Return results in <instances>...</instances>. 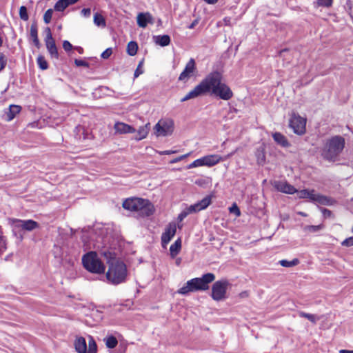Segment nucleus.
<instances>
[{
	"mask_svg": "<svg viewBox=\"0 0 353 353\" xmlns=\"http://www.w3.org/2000/svg\"><path fill=\"white\" fill-rule=\"evenodd\" d=\"M208 92L225 101L230 100L233 97L230 88L223 82L222 74L219 72L214 71L208 74L194 89L181 99V102L195 99Z\"/></svg>",
	"mask_w": 353,
	"mask_h": 353,
	"instance_id": "nucleus-1",
	"label": "nucleus"
},
{
	"mask_svg": "<svg viewBox=\"0 0 353 353\" xmlns=\"http://www.w3.org/2000/svg\"><path fill=\"white\" fill-rule=\"evenodd\" d=\"M101 254L108 260L109 264L106 279L112 285H119L124 283L127 279L128 270L125 264L115 259V254L112 252L103 251Z\"/></svg>",
	"mask_w": 353,
	"mask_h": 353,
	"instance_id": "nucleus-2",
	"label": "nucleus"
},
{
	"mask_svg": "<svg viewBox=\"0 0 353 353\" xmlns=\"http://www.w3.org/2000/svg\"><path fill=\"white\" fill-rule=\"evenodd\" d=\"M122 206L124 209L137 212L142 216H149L154 212V207L149 200L138 197L126 199Z\"/></svg>",
	"mask_w": 353,
	"mask_h": 353,
	"instance_id": "nucleus-3",
	"label": "nucleus"
},
{
	"mask_svg": "<svg viewBox=\"0 0 353 353\" xmlns=\"http://www.w3.org/2000/svg\"><path fill=\"white\" fill-rule=\"evenodd\" d=\"M345 147V139L341 136H334L327 139L322 149L323 158L329 161H335Z\"/></svg>",
	"mask_w": 353,
	"mask_h": 353,
	"instance_id": "nucleus-4",
	"label": "nucleus"
},
{
	"mask_svg": "<svg viewBox=\"0 0 353 353\" xmlns=\"http://www.w3.org/2000/svg\"><path fill=\"white\" fill-rule=\"evenodd\" d=\"M82 263L85 270L94 274H103L105 267L98 257L96 252H89L82 257Z\"/></svg>",
	"mask_w": 353,
	"mask_h": 353,
	"instance_id": "nucleus-5",
	"label": "nucleus"
},
{
	"mask_svg": "<svg viewBox=\"0 0 353 353\" xmlns=\"http://www.w3.org/2000/svg\"><path fill=\"white\" fill-rule=\"evenodd\" d=\"M296 192L297 193V196L299 199H308L312 201L321 205H332L335 203L334 199L319 194H316L314 190H309L305 189L300 191L296 190Z\"/></svg>",
	"mask_w": 353,
	"mask_h": 353,
	"instance_id": "nucleus-6",
	"label": "nucleus"
},
{
	"mask_svg": "<svg viewBox=\"0 0 353 353\" xmlns=\"http://www.w3.org/2000/svg\"><path fill=\"white\" fill-rule=\"evenodd\" d=\"M215 279L213 273H207L200 278H194L188 281V285H191L194 292L204 291L209 288V283Z\"/></svg>",
	"mask_w": 353,
	"mask_h": 353,
	"instance_id": "nucleus-7",
	"label": "nucleus"
},
{
	"mask_svg": "<svg viewBox=\"0 0 353 353\" xmlns=\"http://www.w3.org/2000/svg\"><path fill=\"white\" fill-rule=\"evenodd\" d=\"M230 283L226 279H222L214 283L212 287V298L216 301L226 299V292Z\"/></svg>",
	"mask_w": 353,
	"mask_h": 353,
	"instance_id": "nucleus-8",
	"label": "nucleus"
},
{
	"mask_svg": "<svg viewBox=\"0 0 353 353\" xmlns=\"http://www.w3.org/2000/svg\"><path fill=\"white\" fill-rule=\"evenodd\" d=\"M174 130V121L170 119H161L154 127V133L157 137L170 135Z\"/></svg>",
	"mask_w": 353,
	"mask_h": 353,
	"instance_id": "nucleus-9",
	"label": "nucleus"
},
{
	"mask_svg": "<svg viewBox=\"0 0 353 353\" xmlns=\"http://www.w3.org/2000/svg\"><path fill=\"white\" fill-rule=\"evenodd\" d=\"M306 119L300 115L293 113L290 119V127L294 132L301 135L305 132Z\"/></svg>",
	"mask_w": 353,
	"mask_h": 353,
	"instance_id": "nucleus-10",
	"label": "nucleus"
},
{
	"mask_svg": "<svg viewBox=\"0 0 353 353\" xmlns=\"http://www.w3.org/2000/svg\"><path fill=\"white\" fill-rule=\"evenodd\" d=\"M14 229H21L26 231H32L38 228L39 224L33 220H20L12 219L10 220Z\"/></svg>",
	"mask_w": 353,
	"mask_h": 353,
	"instance_id": "nucleus-11",
	"label": "nucleus"
},
{
	"mask_svg": "<svg viewBox=\"0 0 353 353\" xmlns=\"http://www.w3.org/2000/svg\"><path fill=\"white\" fill-rule=\"evenodd\" d=\"M45 31L46 32V37L45 39L46 48L51 57L57 59L59 58V53L54 39L52 37L50 28L47 27Z\"/></svg>",
	"mask_w": 353,
	"mask_h": 353,
	"instance_id": "nucleus-12",
	"label": "nucleus"
},
{
	"mask_svg": "<svg viewBox=\"0 0 353 353\" xmlns=\"http://www.w3.org/2000/svg\"><path fill=\"white\" fill-rule=\"evenodd\" d=\"M176 232V225L174 222L170 223L165 228L161 235V245L165 248Z\"/></svg>",
	"mask_w": 353,
	"mask_h": 353,
	"instance_id": "nucleus-13",
	"label": "nucleus"
},
{
	"mask_svg": "<svg viewBox=\"0 0 353 353\" xmlns=\"http://www.w3.org/2000/svg\"><path fill=\"white\" fill-rule=\"evenodd\" d=\"M196 70L195 61L194 59L191 58L189 61L186 63L185 67L183 72L180 74L179 80L180 81H186L188 80L193 74L194 70Z\"/></svg>",
	"mask_w": 353,
	"mask_h": 353,
	"instance_id": "nucleus-14",
	"label": "nucleus"
},
{
	"mask_svg": "<svg viewBox=\"0 0 353 353\" xmlns=\"http://www.w3.org/2000/svg\"><path fill=\"white\" fill-rule=\"evenodd\" d=\"M274 187L279 192L292 194L296 192V189L285 181H274Z\"/></svg>",
	"mask_w": 353,
	"mask_h": 353,
	"instance_id": "nucleus-15",
	"label": "nucleus"
},
{
	"mask_svg": "<svg viewBox=\"0 0 353 353\" xmlns=\"http://www.w3.org/2000/svg\"><path fill=\"white\" fill-rule=\"evenodd\" d=\"M212 203V196L208 195L204 197L200 201L190 205V208L192 213L198 212L201 210L206 209Z\"/></svg>",
	"mask_w": 353,
	"mask_h": 353,
	"instance_id": "nucleus-16",
	"label": "nucleus"
},
{
	"mask_svg": "<svg viewBox=\"0 0 353 353\" xmlns=\"http://www.w3.org/2000/svg\"><path fill=\"white\" fill-rule=\"evenodd\" d=\"M137 22L140 28H144L148 23H153V18L150 12H140L137 17Z\"/></svg>",
	"mask_w": 353,
	"mask_h": 353,
	"instance_id": "nucleus-17",
	"label": "nucleus"
},
{
	"mask_svg": "<svg viewBox=\"0 0 353 353\" xmlns=\"http://www.w3.org/2000/svg\"><path fill=\"white\" fill-rule=\"evenodd\" d=\"M114 129L117 134L134 133L136 132V130L132 126L123 122H116Z\"/></svg>",
	"mask_w": 353,
	"mask_h": 353,
	"instance_id": "nucleus-18",
	"label": "nucleus"
},
{
	"mask_svg": "<svg viewBox=\"0 0 353 353\" xmlns=\"http://www.w3.org/2000/svg\"><path fill=\"white\" fill-rule=\"evenodd\" d=\"M150 130V123H147L145 125L140 126L135 132L137 134L134 137V139L136 141H141L147 137L149 132Z\"/></svg>",
	"mask_w": 353,
	"mask_h": 353,
	"instance_id": "nucleus-19",
	"label": "nucleus"
},
{
	"mask_svg": "<svg viewBox=\"0 0 353 353\" xmlns=\"http://www.w3.org/2000/svg\"><path fill=\"white\" fill-rule=\"evenodd\" d=\"M79 0H59L54 5V9L58 12H63L68 6L73 5Z\"/></svg>",
	"mask_w": 353,
	"mask_h": 353,
	"instance_id": "nucleus-20",
	"label": "nucleus"
},
{
	"mask_svg": "<svg viewBox=\"0 0 353 353\" xmlns=\"http://www.w3.org/2000/svg\"><path fill=\"white\" fill-rule=\"evenodd\" d=\"M74 345L75 350L78 353H87L86 341L83 337H77L74 341Z\"/></svg>",
	"mask_w": 353,
	"mask_h": 353,
	"instance_id": "nucleus-21",
	"label": "nucleus"
},
{
	"mask_svg": "<svg viewBox=\"0 0 353 353\" xmlns=\"http://www.w3.org/2000/svg\"><path fill=\"white\" fill-rule=\"evenodd\" d=\"M21 110V106L18 105H10L8 111L6 112V120L8 121L12 120L20 112Z\"/></svg>",
	"mask_w": 353,
	"mask_h": 353,
	"instance_id": "nucleus-22",
	"label": "nucleus"
},
{
	"mask_svg": "<svg viewBox=\"0 0 353 353\" xmlns=\"http://www.w3.org/2000/svg\"><path fill=\"white\" fill-rule=\"evenodd\" d=\"M205 166L211 167L221 161L222 157L218 154H210L203 157Z\"/></svg>",
	"mask_w": 353,
	"mask_h": 353,
	"instance_id": "nucleus-23",
	"label": "nucleus"
},
{
	"mask_svg": "<svg viewBox=\"0 0 353 353\" xmlns=\"http://www.w3.org/2000/svg\"><path fill=\"white\" fill-rule=\"evenodd\" d=\"M181 249V240L180 238L176 239L170 247V254L172 259H174L179 253Z\"/></svg>",
	"mask_w": 353,
	"mask_h": 353,
	"instance_id": "nucleus-24",
	"label": "nucleus"
},
{
	"mask_svg": "<svg viewBox=\"0 0 353 353\" xmlns=\"http://www.w3.org/2000/svg\"><path fill=\"white\" fill-rule=\"evenodd\" d=\"M274 141L282 147L287 148L290 145L286 137L280 132H275L272 134Z\"/></svg>",
	"mask_w": 353,
	"mask_h": 353,
	"instance_id": "nucleus-25",
	"label": "nucleus"
},
{
	"mask_svg": "<svg viewBox=\"0 0 353 353\" xmlns=\"http://www.w3.org/2000/svg\"><path fill=\"white\" fill-rule=\"evenodd\" d=\"M30 35L34 44L39 48L40 47L39 40L38 39V29L36 23H33L30 26Z\"/></svg>",
	"mask_w": 353,
	"mask_h": 353,
	"instance_id": "nucleus-26",
	"label": "nucleus"
},
{
	"mask_svg": "<svg viewBox=\"0 0 353 353\" xmlns=\"http://www.w3.org/2000/svg\"><path fill=\"white\" fill-rule=\"evenodd\" d=\"M154 41L161 46H167L170 43V38L168 35H159L154 37Z\"/></svg>",
	"mask_w": 353,
	"mask_h": 353,
	"instance_id": "nucleus-27",
	"label": "nucleus"
},
{
	"mask_svg": "<svg viewBox=\"0 0 353 353\" xmlns=\"http://www.w3.org/2000/svg\"><path fill=\"white\" fill-rule=\"evenodd\" d=\"M104 341L106 347L110 349L114 348L118 344L117 338L113 336H109L106 337L104 339Z\"/></svg>",
	"mask_w": 353,
	"mask_h": 353,
	"instance_id": "nucleus-28",
	"label": "nucleus"
},
{
	"mask_svg": "<svg viewBox=\"0 0 353 353\" xmlns=\"http://www.w3.org/2000/svg\"><path fill=\"white\" fill-rule=\"evenodd\" d=\"M279 263L283 267L290 268L297 265L299 263V260L298 259H294L292 261L282 259L279 261Z\"/></svg>",
	"mask_w": 353,
	"mask_h": 353,
	"instance_id": "nucleus-29",
	"label": "nucleus"
},
{
	"mask_svg": "<svg viewBox=\"0 0 353 353\" xmlns=\"http://www.w3.org/2000/svg\"><path fill=\"white\" fill-rule=\"evenodd\" d=\"M138 50V45L135 41H130L127 46V52L130 56H134L137 54Z\"/></svg>",
	"mask_w": 353,
	"mask_h": 353,
	"instance_id": "nucleus-30",
	"label": "nucleus"
},
{
	"mask_svg": "<svg viewBox=\"0 0 353 353\" xmlns=\"http://www.w3.org/2000/svg\"><path fill=\"white\" fill-rule=\"evenodd\" d=\"M94 23L101 27H105L106 25L104 17L99 13H95L94 15Z\"/></svg>",
	"mask_w": 353,
	"mask_h": 353,
	"instance_id": "nucleus-31",
	"label": "nucleus"
},
{
	"mask_svg": "<svg viewBox=\"0 0 353 353\" xmlns=\"http://www.w3.org/2000/svg\"><path fill=\"white\" fill-rule=\"evenodd\" d=\"M256 157L258 164H264L265 161V154L263 150H257V151L256 152Z\"/></svg>",
	"mask_w": 353,
	"mask_h": 353,
	"instance_id": "nucleus-32",
	"label": "nucleus"
},
{
	"mask_svg": "<svg viewBox=\"0 0 353 353\" xmlns=\"http://www.w3.org/2000/svg\"><path fill=\"white\" fill-rule=\"evenodd\" d=\"M97 346L96 342L93 337L90 336L88 341V350H87V352L88 353H97Z\"/></svg>",
	"mask_w": 353,
	"mask_h": 353,
	"instance_id": "nucleus-33",
	"label": "nucleus"
},
{
	"mask_svg": "<svg viewBox=\"0 0 353 353\" xmlns=\"http://www.w3.org/2000/svg\"><path fill=\"white\" fill-rule=\"evenodd\" d=\"M194 292L192 288L191 285H188V281L186 282V283L180 289L178 290L177 293L182 294V295H186L190 292Z\"/></svg>",
	"mask_w": 353,
	"mask_h": 353,
	"instance_id": "nucleus-34",
	"label": "nucleus"
},
{
	"mask_svg": "<svg viewBox=\"0 0 353 353\" xmlns=\"http://www.w3.org/2000/svg\"><path fill=\"white\" fill-rule=\"evenodd\" d=\"M194 292L192 288L191 285H188V281L186 282V283L180 289L178 290L177 293L182 294V295H186L190 292Z\"/></svg>",
	"mask_w": 353,
	"mask_h": 353,
	"instance_id": "nucleus-35",
	"label": "nucleus"
},
{
	"mask_svg": "<svg viewBox=\"0 0 353 353\" xmlns=\"http://www.w3.org/2000/svg\"><path fill=\"white\" fill-rule=\"evenodd\" d=\"M37 62L39 67L41 70H46L48 68V64L45 59V57L42 55H39L37 59Z\"/></svg>",
	"mask_w": 353,
	"mask_h": 353,
	"instance_id": "nucleus-36",
	"label": "nucleus"
},
{
	"mask_svg": "<svg viewBox=\"0 0 353 353\" xmlns=\"http://www.w3.org/2000/svg\"><path fill=\"white\" fill-rule=\"evenodd\" d=\"M200 166H205V160H204L203 157L194 161L192 163H190L188 166V168L191 169L193 168H196V167H200Z\"/></svg>",
	"mask_w": 353,
	"mask_h": 353,
	"instance_id": "nucleus-37",
	"label": "nucleus"
},
{
	"mask_svg": "<svg viewBox=\"0 0 353 353\" xmlns=\"http://www.w3.org/2000/svg\"><path fill=\"white\" fill-rule=\"evenodd\" d=\"M299 316L305 318L310 321L311 322L315 323L316 322V320L319 319L314 314L305 313L304 312H300L299 313Z\"/></svg>",
	"mask_w": 353,
	"mask_h": 353,
	"instance_id": "nucleus-38",
	"label": "nucleus"
},
{
	"mask_svg": "<svg viewBox=\"0 0 353 353\" xmlns=\"http://www.w3.org/2000/svg\"><path fill=\"white\" fill-rule=\"evenodd\" d=\"M53 10L50 8L46 11L43 14V21L45 23L48 24L50 23L52 17Z\"/></svg>",
	"mask_w": 353,
	"mask_h": 353,
	"instance_id": "nucleus-39",
	"label": "nucleus"
},
{
	"mask_svg": "<svg viewBox=\"0 0 353 353\" xmlns=\"http://www.w3.org/2000/svg\"><path fill=\"white\" fill-rule=\"evenodd\" d=\"M19 17L23 21H28L29 19V16L28 14L27 8L26 6H21L19 8Z\"/></svg>",
	"mask_w": 353,
	"mask_h": 353,
	"instance_id": "nucleus-40",
	"label": "nucleus"
},
{
	"mask_svg": "<svg viewBox=\"0 0 353 353\" xmlns=\"http://www.w3.org/2000/svg\"><path fill=\"white\" fill-rule=\"evenodd\" d=\"M192 214V210L190 207H187L184 209L178 216V220L179 221H182L188 215Z\"/></svg>",
	"mask_w": 353,
	"mask_h": 353,
	"instance_id": "nucleus-41",
	"label": "nucleus"
},
{
	"mask_svg": "<svg viewBox=\"0 0 353 353\" xmlns=\"http://www.w3.org/2000/svg\"><path fill=\"white\" fill-rule=\"evenodd\" d=\"M323 228L322 225H306L304 228L305 231H307L310 232H316L321 230Z\"/></svg>",
	"mask_w": 353,
	"mask_h": 353,
	"instance_id": "nucleus-42",
	"label": "nucleus"
},
{
	"mask_svg": "<svg viewBox=\"0 0 353 353\" xmlns=\"http://www.w3.org/2000/svg\"><path fill=\"white\" fill-rule=\"evenodd\" d=\"M7 64V59L4 54L0 52V72L4 69Z\"/></svg>",
	"mask_w": 353,
	"mask_h": 353,
	"instance_id": "nucleus-43",
	"label": "nucleus"
},
{
	"mask_svg": "<svg viewBox=\"0 0 353 353\" xmlns=\"http://www.w3.org/2000/svg\"><path fill=\"white\" fill-rule=\"evenodd\" d=\"M333 0H317V3L319 6L330 7L332 4Z\"/></svg>",
	"mask_w": 353,
	"mask_h": 353,
	"instance_id": "nucleus-44",
	"label": "nucleus"
},
{
	"mask_svg": "<svg viewBox=\"0 0 353 353\" xmlns=\"http://www.w3.org/2000/svg\"><path fill=\"white\" fill-rule=\"evenodd\" d=\"M230 212L234 214L236 216H239L241 215V211L235 203L230 208Z\"/></svg>",
	"mask_w": 353,
	"mask_h": 353,
	"instance_id": "nucleus-45",
	"label": "nucleus"
},
{
	"mask_svg": "<svg viewBox=\"0 0 353 353\" xmlns=\"http://www.w3.org/2000/svg\"><path fill=\"white\" fill-rule=\"evenodd\" d=\"M341 245L345 247L353 246V236L345 239L343 241H342Z\"/></svg>",
	"mask_w": 353,
	"mask_h": 353,
	"instance_id": "nucleus-46",
	"label": "nucleus"
},
{
	"mask_svg": "<svg viewBox=\"0 0 353 353\" xmlns=\"http://www.w3.org/2000/svg\"><path fill=\"white\" fill-rule=\"evenodd\" d=\"M142 63H143V61H141L139 63V65L134 72V76L135 78L138 77L140 74L143 73V70L142 69Z\"/></svg>",
	"mask_w": 353,
	"mask_h": 353,
	"instance_id": "nucleus-47",
	"label": "nucleus"
},
{
	"mask_svg": "<svg viewBox=\"0 0 353 353\" xmlns=\"http://www.w3.org/2000/svg\"><path fill=\"white\" fill-rule=\"evenodd\" d=\"M112 51L111 48H107L105 51H103L101 55L103 59H108L112 54Z\"/></svg>",
	"mask_w": 353,
	"mask_h": 353,
	"instance_id": "nucleus-48",
	"label": "nucleus"
},
{
	"mask_svg": "<svg viewBox=\"0 0 353 353\" xmlns=\"http://www.w3.org/2000/svg\"><path fill=\"white\" fill-rule=\"evenodd\" d=\"M74 63L77 66H84V67H88L89 64L88 62L80 60V59H75Z\"/></svg>",
	"mask_w": 353,
	"mask_h": 353,
	"instance_id": "nucleus-49",
	"label": "nucleus"
},
{
	"mask_svg": "<svg viewBox=\"0 0 353 353\" xmlns=\"http://www.w3.org/2000/svg\"><path fill=\"white\" fill-rule=\"evenodd\" d=\"M63 48L65 51H70L72 48V44L68 41H64L63 42Z\"/></svg>",
	"mask_w": 353,
	"mask_h": 353,
	"instance_id": "nucleus-50",
	"label": "nucleus"
},
{
	"mask_svg": "<svg viewBox=\"0 0 353 353\" xmlns=\"http://www.w3.org/2000/svg\"><path fill=\"white\" fill-rule=\"evenodd\" d=\"M190 155V153H188V154H183V155H181L179 157H176L175 159H174L173 160L171 161V163H177L183 159H184L185 158H186L187 157H188Z\"/></svg>",
	"mask_w": 353,
	"mask_h": 353,
	"instance_id": "nucleus-51",
	"label": "nucleus"
},
{
	"mask_svg": "<svg viewBox=\"0 0 353 353\" xmlns=\"http://www.w3.org/2000/svg\"><path fill=\"white\" fill-rule=\"evenodd\" d=\"M81 14L85 17H89L91 14V10L90 8H83L81 11Z\"/></svg>",
	"mask_w": 353,
	"mask_h": 353,
	"instance_id": "nucleus-52",
	"label": "nucleus"
},
{
	"mask_svg": "<svg viewBox=\"0 0 353 353\" xmlns=\"http://www.w3.org/2000/svg\"><path fill=\"white\" fill-rule=\"evenodd\" d=\"M323 215L324 217H330L332 215V212L330 210H327L326 208H321V209Z\"/></svg>",
	"mask_w": 353,
	"mask_h": 353,
	"instance_id": "nucleus-53",
	"label": "nucleus"
},
{
	"mask_svg": "<svg viewBox=\"0 0 353 353\" xmlns=\"http://www.w3.org/2000/svg\"><path fill=\"white\" fill-rule=\"evenodd\" d=\"M236 152V150H235L234 151L232 152L231 153L224 156V157H222V159H221V161H225L227 159H228L229 158H230L232 156H233L235 152Z\"/></svg>",
	"mask_w": 353,
	"mask_h": 353,
	"instance_id": "nucleus-54",
	"label": "nucleus"
},
{
	"mask_svg": "<svg viewBox=\"0 0 353 353\" xmlns=\"http://www.w3.org/2000/svg\"><path fill=\"white\" fill-rule=\"evenodd\" d=\"M236 152V150H235L234 151L232 152L231 153L224 156V157H222V159H221V161H225L227 159H228L229 158H230L232 156H233L235 152Z\"/></svg>",
	"mask_w": 353,
	"mask_h": 353,
	"instance_id": "nucleus-55",
	"label": "nucleus"
},
{
	"mask_svg": "<svg viewBox=\"0 0 353 353\" xmlns=\"http://www.w3.org/2000/svg\"><path fill=\"white\" fill-rule=\"evenodd\" d=\"M5 249V241L3 239L2 237H0V252H2Z\"/></svg>",
	"mask_w": 353,
	"mask_h": 353,
	"instance_id": "nucleus-56",
	"label": "nucleus"
},
{
	"mask_svg": "<svg viewBox=\"0 0 353 353\" xmlns=\"http://www.w3.org/2000/svg\"><path fill=\"white\" fill-rule=\"evenodd\" d=\"M176 151H174V150H165V151H162L160 152L161 154H174L175 153Z\"/></svg>",
	"mask_w": 353,
	"mask_h": 353,
	"instance_id": "nucleus-57",
	"label": "nucleus"
},
{
	"mask_svg": "<svg viewBox=\"0 0 353 353\" xmlns=\"http://www.w3.org/2000/svg\"><path fill=\"white\" fill-rule=\"evenodd\" d=\"M223 21L226 26L230 25V18L229 17H225L223 19Z\"/></svg>",
	"mask_w": 353,
	"mask_h": 353,
	"instance_id": "nucleus-58",
	"label": "nucleus"
},
{
	"mask_svg": "<svg viewBox=\"0 0 353 353\" xmlns=\"http://www.w3.org/2000/svg\"><path fill=\"white\" fill-rule=\"evenodd\" d=\"M239 296L241 297V298H245V297H248V292L247 291H244V292H242Z\"/></svg>",
	"mask_w": 353,
	"mask_h": 353,
	"instance_id": "nucleus-59",
	"label": "nucleus"
},
{
	"mask_svg": "<svg viewBox=\"0 0 353 353\" xmlns=\"http://www.w3.org/2000/svg\"><path fill=\"white\" fill-rule=\"evenodd\" d=\"M339 353H353V350H341Z\"/></svg>",
	"mask_w": 353,
	"mask_h": 353,
	"instance_id": "nucleus-60",
	"label": "nucleus"
},
{
	"mask_svg": "<svg viewBox=\"0 0 353 353\" xmlns=\"http://www.w3.org/2000/svg\"><path fill=\"white\" fill-rule=\"evenodd\" d=\"M181 258H177V259H176V264L177 265H180V263H181Z\"/></svg>",
	"mask_w": 353,
	"mask_h": 353,
	"instance_id": "nucleus-61",
	"label": "nucleus"
},
{
	"mask_svg": "<svg viewBox=\"0 0 353 353\" xmlns=\"http://www.w3.org/2000/svg\"><path fill=\"white\" fill-rule=\"evenodd\" d=\"M196 21H194L192 23H191L190 25L189 28H190V29L193 28L194 27V26L196 25Z\"/></svg>",
	"mask_w": 353,
	"mask_h": 353,
	"instance_id": "nucleus-62",
	"label": "nucleus"
},
{
	"mask_svg": "<svg viewBox=\"0 0 353 353\" xmlns=\"http://www.w3.org/2000/svg\"><path fill=\"white\" fill-rule=\"evenodd\" d=\"M288 52V50H287L286 49L280 51V55H281V56H283V54L285 52Z\"/></svg>",
	"mask_w": 353,
	"mask_h": 353,
	"instance_id": "nucleus-63",
	"label": "nucleus"
},
{
	"mask_svg": "<svg viewBox=\"0 0 353 353\" xmlns=\"http://www.w3.org/2000/svg\"><path fill=\"white\" fill-rule=\"evenodd\" d=\"M299 214H300V215H301V216H307V214H306L305 213L302 212H299Z\"/></svg>",
	"mask_w": 353,
	"mask_h": 353,
	"instance_id": "nucleus-64",
	"label": "nucleus"
}]
</instances>
